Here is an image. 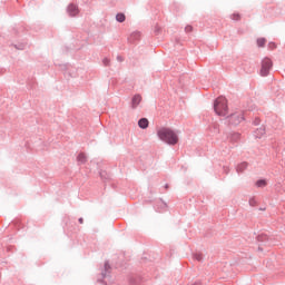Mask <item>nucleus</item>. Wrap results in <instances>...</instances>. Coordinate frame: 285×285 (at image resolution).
Wrapping results in <instances>:
<instances>
[{
    "mask_svg": "<svg viewBox=\"0 0 285 285\" xmlns=\"http://www.w3.org/2000/svg\"><path fill=\"white\" fill-rule=\"evenodd\" d=\"M254 126H259V118H256V119L254 120Z\"/></svg>",
    "mask_w": 285,
    "mask_h": 285,
    "instance_id": "28",
    "label": "nucleus"
},
{
    "mask_svg": "<svg viewBox=\"0 0 285 285\" xmlns=\"http://www.w3.org/2000/svg\"><path fill=\"white\" fill-rule=\"evenodd\" d=\"M257 242L258 244H266V242H268V236L265 234H261L257 236Z\"/></svg>",
    "mask_w": 285,
    "mask_h": 285,
    "instance_id": "13",
    "label": "nucleus"
},
{
    "mask_svg": "<svg viewBox=\"0 0 285 285\" xmlns=\"http://www.w3.org/2000/svg\"><path fill=\"white\" fill-rule=\"evenodd\" d=\"M214 111L218 117H226L228 115V100L223 96L214 101Z\"/></svg>",
    "mask_w": 285,
    "mask_h": 285,
    "instance_id": "2",
    "label": "nucleus"
},
{
    "mask_svg": "<svg viewBox=\"0 0 285 285\" xmlns=\"http://www.w3.org/2000/svg\"><path fill=\"white\" fill-rule=\"evenodd\" d=\"M249 206H257V200H255V198H250Z\"/></svg>",
    "mask_w": 285,
    "mask_h": 285,
    "instance_id": "22",
    "label": "nucleus"
},
{
    "mask_svg": "<svg viewBox=\"0 0 285 285\" xmlns=\"http://www.w3.org/2000/svg\"><path fill=\"white\" fill-rule=\"evenodd\" d=\"M246 168H248V163H246V161L240 163V164L236 167V173H244V170H246Z\"/></svg>",
    "mask_w": 285,
    "mask_h": 285,
    "instance_id": "11",
    "label": "nucleus"
},
{
    "mask_svg": "<svg viewBox=\"0 0 285 285\" xmlns=\"http://www.w3.org/2000/svg\"><path fill=\"white\" fill-rule=\"evenodd\" d=\"M257 46L258 48H264V46H266V38H258Z\"/></svg>",
    "mask_w": 285,
    "mask_h": 285,
    "instance_id": "16",
    "label": "nucleus"
},
{
    "mask_svg": "<svg viewBox=\"0 0 285 285\" xmlns=\"http://www.w3.org/2000/svg\"><path fill=\"white\" fill-rule=\"evenodd\" d=\"M230 19L233 21H239V19H242V16L239 13H234V14L230 16Z\"/></svg>",
    "mask_w": 285,
    "mask_h": 285,
    "instance_id": "20",
    "label": "nucleus"
},
{
    "mask_svg": "<svg viewBox=\"0 0 285 285\" xmlns=\"http://www.w3.org/2000/svg\"><path fill=\"white\" fill-rule=\"evenodd\" d=\"M264 135H266V127L262 126L261 128L256 129L255 137L257 139H262V137H264Z\"/></svg>",
    "mask_w": 285,
    "mask_h": 285,
    "instance_id": "9",
    "label": "nucleus"
},
{
    "mask_svg": "<svg viewBox=\"0 0 285 285\" xmlns=\"http://www.w3.org/2000/svg\"><path fill=\"white\" fill-rule=\"evenodd\" d=\"M79 224H83V218L78 219Z\"/></svg>",
    "mask_w": 285,
    "mask_h": 285,
    "instance_id": "29",
    "label": "nucleus"
},
{
    "mask_svg": "<svg viewBox=\"0 0 285 285\" xmlns=\"http://www.w3.org/2000/svg\"><path fill=\"white\" fill-rule=\"evenodd\" d=\"M228 121L232 126H239L244 121V112L237 111L228 116Z\"/></svg>",
    "mask_w": 285,
    "mask_h": 285,
    "instance_id": "5",
    "label": "nucleus"
},
{
    "mask_svg": "<svg viewBox=\"0 0 285 285\" xmlns=\"http://www.w3.org/2000/svg\"><path fill=\"white\" fill-rule=\"evenodd\" d=\"M77 161L78 164H86V161H88V157L86 156V154L80 153L77 157Z\"/></svg>",
    "mask_w": 285,
    "mask_h": 285,
    "instance_id": "12",
    "label": "nucleus"
},
{
    "mask_svg": "<svg viewBox=\"0 0 285 285\" xmlns=\"http://www.w3.org/2000/svg\"><path fill=\"white\" fill-rule=\"evenodd\" d=\"M240 135L238 132H233L229 136V141H232L233 144H235L236 141H239Z\"/></svg>",
    "mask_w": 285,
    "mask_h": 285,
    "instance_id": "14",
    "label": "nucleus"
},
{
    "mask_svg": "<svg viewBox=\"0 0 285 285\" xmlns=\"http://www.w3.org/2000/svg\"><path fill=\"white\" fill-rule=\"evenodd\" d=\"M141 104V95L137 94L131 98V108L132 110L137 109V107Z\"/></svg>",
    "mask_w": 285,
    "mask_h": 285,
    "instance_id": "7",
    "label": "nucleus"
},
{
    "mask_svg": "<svg viewBox=\"0 0 285 285\" xmlns=\"http://www.w3.org/2000/svg\"><path fill=\"white\" fill-rule=\"evenodd\" d=\"M16 50H24L26 49V45L20 43V45H14Z\"/></svg>",
    "mask_w": 285,
    "mask_h": 285,
    "instance_id": "21",
    "label": "nucleus"
},
{
    "mask_svg": "<svg viewBox=\"0 0 285 285\" xmlns=\"http://www.w3.org/2000/svg\"><path fill=\"white\" fill-rule=\"evenodd\" d=\"M111 271H112V267L110 266V263L106 261L104 264V268H101V273L97 278V282H99V284H104V279L110 277Z\"/></svg>",
    "mask_w": 285,
    "mask_h": 285,
    "instance_id": "4",
    "label": "nucleus"
},
{
    "mask_svg": "<svg viewBox=\"0 0 285 285\" xmlns=\"http://www.w3.org/2000/svg\"><path fill=\"white\" fill-rule=\"evenodd\" d=\"M194 259H196V262H204V255H202V254H194Z\"/></svg>",
    "mask_w": 285,
    "mask_h": 285,
    "instance_id": "19",
    "label": "nucleus"
},
{
    "mask_svg": "<svg viewBox=\"0 0 285 285\" xmlns=\"http://www.w3.org/2000/svg\"><path fill=\"white\" fill-rule=\"evenodd\" d=\"M185 32H193V26L188 24L185 27Z\"/></svg>",
    "mask_w": 285,
    "mask_h": 285,
    "instance_id": "24",
    "label": "nucleus"
},
{
    "mask_svg": "<svg viewBox=\"0 0 285 285\" xmlns=\"http://www.w3.org/2000/svg\"><path fill=\"white\" fill-rule=\"evenodd\" d=\"M271 70H273V60L271 58H264L261 62V77H268Z\"/></svg>",
    "mask_w": 285,
    "mask_h": 285,
    "instance_id": "3",
    "label": "nucleus"
},
{
    "mask_svg": "<svg viewBox=\"0 0 285 285\" xmlns=\"http://www.w3.org/2000/svg\"><path fill=\"white\" fill-rule=\"evenodd\" d=\"M165 188H166V190H168V184H167V185H165Z\"/></svg>",
    "mask_w": 285,
    "mask_h": 285,
    "instance_id": "31",
    "label": "nucleus"
},
{
    "mask_svg": "<svg viewBox=\"0 0 285 285\" xmlns=\"http://www.w3.org/2000/svg\"><path fill=\"white\" fill-rule=\"evenodd\" d=\"M268 48L271 50H275V48H277V46L274 42H269Z\"/></svg>",
    "mask_w": 285,
    "mask_h": 285,
    "instance_id": "25",
    "label": "nucleus"
},
{
    "mask_svg": "<svg viewBox=\"0 0 285 285\" xmlns=\"http://www.w3.org/2000/svg\"><path fill=\"white\" fill-rule=\"evenodd\" d=\"M263 245H264V244H261V245L258 246V250H263V249H262V246H263Z\"/></svg>",
    "mask_w": 285,
    "mask_h": 285,
    "instance_id": "30",
    "label": "nucleus"
},
{
    "mask_svg": "<svg viewBox=\"0 0 285 285\" xmlns=\"http://www.w3.org/2000/svg\"><path fill=\"white\" fill-rule=\"evenodd\" d=\"M157 136L160 141L168 144V146H177L179 142V136L170 128L161 127L157 130Z\"/></svg>",
    "mask_w": 285,
    "mask_h": 285,
    "instance_id": "1",
    "label": "nucleus"
},
{
    "mask_svg": "<svg viewBox=\"0 0 285 285\" xmlns=\"http://www.w3.org/2000/svg\"><path fill=\"white\" fill-rule=\"evenodd\" d=\"M148 120L147 118H141L138 120V126L139 128H141L142 130H146V128H148Z\"/></svg>",
    "mask_w": 285,
    "mask_h": 285,
    "instance_id": "10",
    "label": "nucleus"
},
{
    "mask_svg": "<svg viewBox=\"0 0 285 285\" xmlns=\"http://www.w3.org/2000/svg\"><path fill=\"white\" fill-rule=\"evenodd\" d=\"M257 188H266V180L265 179H259L256 181Z\"/></svg>",
    "mask_w": 285,
    "mask_h": 285,
    "instance_id": "17",
    "label": "nucleus"
},
{
    "mask_svg": "<svg viewBox=\"0 0 285 285\" xmlns=\"http://www.w3.org/2000/svg\"><path fill=\"white\" fill-rule=\"evenodd\" d=\"M102 63L104 66H110V59L104 58Z\"/></svg>",
    "mask_w": 285,
    "mask_h": 285,
    "instance_id": "23",
    "label": "nucleus"
},
{
    "mask_svg": "<svg viewBox=\"0 0 285 285\" xmlns=\"http://www.w3.org/2000/svg\"><path fill=\"white\" fill-rule=\"evenodd\" d=\"M223 170H224L225 175H228V173H230V168L227 166H224Z\"/></svg>",
    "mask_w": 285,
    "mask_h": 285,
    "instance_id": "26",
    "label": "nucleus"
},
{
    "mask_svg": "<svg viewBox=\"0 0 285 285\" xmlns=\"http://www.w3.org/2000/svg\"><path fill=\"white\" fill-rule=\"evenodd\" d=\"M141 37V33H139V31H135L132 32L129 38H128V42L129 43H135V41H139V38Z\"/></svg>",
    "mask_w": 285,
    "mask_h": 285,
    "instance_id": "8",
    "label": "nucleus"
},
{
    "mask_svg": "<svg viewBox=\"0 0 285 285\" xmlns=\"http://www.w3.org/2000/svg\"><path fill=\"white\" fill-rule=\"evenodd\" d=\"M117 61H119L120 63H121V61H124V57H121V56H117Z\"/></svg>",
    "mask_w": 285,
    "mask_h": 285,
    "instance_id": "27",
    "label": "nucleus"
},
{
    "mask_svg": "<svg viewBox=\"0 0 285 285\" xmlns=\"http://www.w3.org/2000/svg\"><path fill=\"white\" fill-rule=\"evenodd\" d=\"M116 21H118V23H124V21H126V14L117 13L116 14Z\"/></svg>",
    "mask_w": 285,
    "mask_h": 285,
    "instance_id": "15",
    "label": "nucleus"
},
{
    "mask_svg": "<svg viewBox=\"0 0 285 285\" xmlns=\"http://www.w3.org/2000/svg\"><path fill=\"white\" fill-rule=\"evenodd\" d=\"M67 14H69V17H77V14H79V7L75 3H70L67 7Z\"/></svg>",
    "mask_w": 285,
    "mask_h": 285,
    "instance_id": "6",
    "label": "nucleus"
},
{
    "mask_svg": "<svg viewBox=\"0 0 285 285\" xmlns=\"http://www.w3.org/2000/svg\"><path fill=\"white\" fill-rule=\"evenodd\" d=\"M212 132H215L216 135H219V124H217V122L213 124Z\"/></svg>",
    "mask_w": 285,
    "mask_h": 285,
    "instance_id": "18",
    "label": "nucleus"
}]
</instances>
